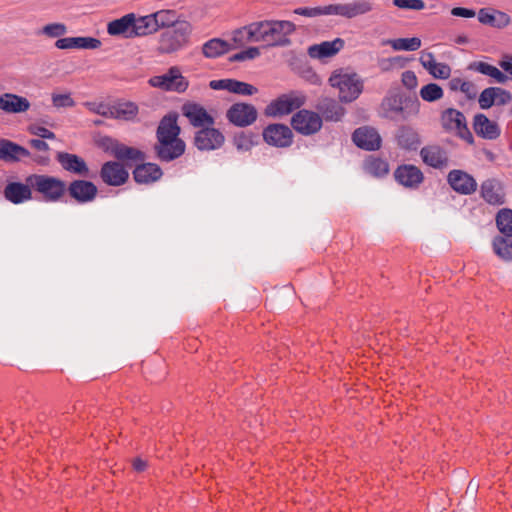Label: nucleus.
I'll use <instances>...</instances> for the list:
<instances>
[{"mask_svg": "<svg viewBox=\"0 0 512 512\" xmlns=\"http://www.w3.org/2000/svg\"><path fill=\"white\" fill-rule=\"evenodd\" d=\"M296 26L286 20H264L250 23L249 34L253 36V42H262L267 47L288 46L291 35Z\"/></svg>", "mask_w": 512, "mask_h": 512, "instance_id": "nucleus-1", "label": "nucleus"}, {"mask_svg": "<svg viewBox=\"0 0 512 512\" xmlns=\"http://www.w3.org/2000/svg\"><path fill=\"white\" fill-rule=\"evenodd\" d=\"M420 102L417 98L403 97L398 93L389 94L381 102L380 113L387 119L407 120L420 112Z\"/></svg>", "mask_w": 512, "mask_h": 512, "instance_id": "nucleus-2", "label": "nucleus"}, {"mask_svg": "<svg viewBox=\"0 0 512 512\" xmlns=\"http://www.w3.org/2000/svg\"><path fill=\"white\" fill-rule=\"evenodd\" d=\"M329 84L338 89L340 101L346 103L356 100L363 91V81L360 76L343 69L331 74Z\"/></svg>", "mask_w": 512, "mask_h": 512, "instance_id": "nucleus-3", "label": "nucleus"}, {"mask_svg": "<svg viewBox=\"0 0 512 512\" xmlns=\"http://www.w3.org/2000/svg\"><path fill=\"white\" fill-rule=\"evenodd\" d=\"M26 182L39 193L46 202H58L66 193V183L60 178L45 174H32Z\"/></svg>", "mask_w": 512, "mask_h": 512, "instance_id": "nucleus-4", "label": "nucleus"}, {"mask_svg": "<svg viewBox=\"0 0 512 512\" xmlns=\"http://www.w3.org/2000/svg\"><path fill=\"white\" fill-rule=\"evenodd\" d=\"M192 33V25L181 21L160 35L158 50L161 53H173L185 47Z\"/></svg>", "mask_w": 512, "mask_h": 512, "instance_id": "nucleus-5", "label": "nucleus"}, {"mask_svg": "<svg viewBox=\"0 0 512 512\" xmlns=\"http://www.w3.org/2000/svg\"><path fill=\"white\" fill-rule=\"evenodd\" d=\"M440 123L442 128L450 134H453L469 144L474 143V137L467 126L465 115L455 109L447 108L440 115Z\"/></svg>", "mask_w": 512, "mask_h": 512, "instance_id": "nucleus-6", "label": "nucleus"}, {"mask_svg": "<svg viewBox=\"0 0 512 512\" xmlns=\"http://www.w3.org/2000/svg\"><path fill=\"white\" fill-rule=\"evenodd\" d=\"M149 84L155 88L177 93L185 92L189 85L178 67H171L166 73L151 77Z\"/></svg>", "mask_w": 512, "mask_h": 512, "instance_id": "nucleus-7", "label": "nucleus"}, {"mask_svg": "<svg viewBox=\"0 0 512 512\" xmlns=\"http://www.w3.org/2000/svg\"><path fill=\"white\" fill-rule=\"evenodd\" d=\"M498 65L503 71L496 66L482 61L472 63L469 68L478 73L489 76L498 84H505L508 80L512 81V64L506 61H499Z\"/></svg>", "mask_w": 512, "mask_h": 512, "instance_id": "nucleus-8", "label": "nucleus"}, {"mask_svg": "<svg viewBox=\"0 0 512 512\" xmlns=\"http://www.w3.org/2000/svg\"><path fill=\"white\" fill-rule=\"evenodd\" d=\"M291 124L297 132L311 135L321 129L322 118L316 112L303 109L293 115Z\"/></svg>", "mask_w": 512, "mask_h": 512, "instance_id": "nucleus-9", "label": "nucleus"}, {"mask_svg": "<svg viewBox=\"0 0 512 512\" xmlns=\"http://www.w3.org/2000/svg\"><path fill=\"white\" fill-rule=\"evenodd\" d=\"M230 123L237 127H247L257 119L256 108L247 103H235L226 112Z\"/></svg>", "mask_w": 512, "mask_h": 512, "instance_id": "nucleus-10", "label": "nucleus"}, {"mask_svg": "<svg viewBox=\"0 0 512 512\" xmlns=\"http://www.w3.org/2000/svg\"><path fill=\"white\" fill-rule=\"evenodd\" d=\"M224 140L225 137L220 130L206 126L196 132L194 144L201 151H211L219 149Z\"/></svg>", "mask_w": 512, "mask_h": 512, "instance_id": "nucleus-11", "label": "nucleus"}, {"mask_svg": "<svg viewBox=\"0 0 512 512\" xmlns=\"http://www.w3.org/2000/svg\"><path fill=\"white\" fill-rule=\"evenodd\" d=\"M304 103V98L297 95H282L278 99L271 102L265 109L267 116H282L291 113Z\"/></svg>", "mask_w": 512, "mask_h": 512, "instance_id": "nucleus-12", "label": "nucleus"}, {"mask_svg": "<svg viewBox=\"0 0 512 512\" xmlns=\"http://www.w3.org/2000/svg\"><path fill=\"white\" fill-rule=\"evenodd\" d=\"M182 114L188 119L189 123L198 128L213 126L215 121L212 115L200 104L187 102L182 106Z\"/></svg>", "mask_w": 512, "mask_h": 512, "instance_id": "nucleus-13", "label": "nucleus"}, {"mask_svg": "<svg viewBox=\"0 0 512 512\" xmlns=\"http://www.w3.org/2000/svg\"><path fill=\"white\" fill-rule=\"evenodd\" d=\"M66 192L69 196L80 204L92 202L96 196L98 189L96 185L87 180H74L69 186H66Z\"/></svg>", "mask_w": 512, "mask_h": 512, "instance_id": "nucleus-14", "label": "nucleus"}, {"mask_svg": "<svg viewBox=\"0 0 512 512\" xmlns=\"http://www.w3.org/2000/svg\"><path fill=\"white\" fill-rule=\"evenodd\" d=\"M266 143L276 147H288L292 144L293 134L291 129L283 124H271L263 131Z\"/></svg>", "mask_w": 512, "mask_h": 512, "instance_id": "nucleus-15", "label": "nucleus"}, {"mask_svg": "<svg viewBox=\"0 0 512 512\" xmlns=\"http://www.w3.org/2000/svg\"><path fill=\"white\" fill-rule=\"evenodd\" d=\"M481 197L490 205L500 206L505 203V189L503 183L496 179H486L480 186Z\"/></svg>", "mask_w": 512, "mask_h": 512, "instance_id": "nucleus-16", "label": "nucleus"}, {"mask_svg": "<svg viewBox=\"0 0 512 512\" xmlns=\"http://www.w3.org/2000/svg\"><path fill=\"white\" fill-rule=\"evenodd\" d=\"M447 181L451 188L462 195H470L477 189L476 180L467 172L462 170H452L447 176Z\"/></svg>", "mask_w": 512, "mask_h": 512, "instance_id": "nucleus-17", "label": "nucleus"}, {"mask_svg": "<svg viewBox=\"0 0 512 512\" xmlns=\"http://www.w3.org/2000/svg\"><path fill=\"white\" fill-rule=\"evenodd\" d=\"M353 142L367 151L377 150L381 146V137L376 129L368 126L356 129L352 135Z\"/></svg>", "mask_w": 512, "mask_h": 512, "instance_id": "nucleus-18", "label": "nucleus"}, {"mask_svg": "<svg viewBox=\"0 0 512 512\" xmlns=\"http://www.w3.org/2000/svg\"><path fill=\"white\" fill-rule=\"evenodd\" d=\"M419 61L423 68L435 79H448L451 75V67L442 62H437L432 52L422 51Z\"/></svg>", "mask_w": 512, "mask_h": 512, "instance_id": "nucleus-19", "label": "nucleus"}, {"mask_svg": "<svg viewBox=\"0 0 512 512\" xmlns=\"http://www.w3.org/2000/svg\"><path fill=\"white\" fill-rule=\"evenodd\" d=\"M344 40L336 38L332 41H323L308 47L307 53L310 58L324 60L335 56L344 47Z\"/></svg>", "mask_w": 512, "mask_h": 512, "instance_id": "nucleus-20", "label": "nucleus"}, {"mask_svg": "<svg viewBox=\"0 0 512 512\" xmlns=\"http://www.w3.org/2000/svg\"><path fill=\"white\" fill-rule=\"evenodd\" d=\"M103 144L105 145V148L110 150L111 153L119 160H131L135 162L144 160L143 152L136 148L121 144L112 138H104Z\"/></svg>", "mask_w": 512, "mask_h": 512, "instance_id": "nucleus-21", "label": "nucleus"}, {"mask_svg": "<svg viewBox=\"0 0 512 512\" xmlns=\"http://www.w3.org/2000/svg\"><path fill=\"white\" fill-rule=\"evenodd\" d=\"M473 129L479 137L487 140H495L501 134V129L497 122L490 120L482 113L474 116Z\"/></svg>", "mask_w": 512, "mask_h": 512, "instance_id": "nucleus-22", "label": "nucleus"}, {"mask_svg": "<svg viewBox=\"0 0 512 512\" xmlns=\"http://www.w3.org/2000/svg\"><path fill=\"white\" fill-rule=\"evenodd\" d=\"M103 182L111 186H120L128 179V171L118 162H106L100 172Z\"/></svg>", "mask_w": 512, "mask_h": 512, "instance_id": "nucleus-23", "label": "nucleus"}, {"mask_svg": "<svg viewBox=\"0 0 512 512\" xmlns=\"http://www.w3.org/2000/svg\"><path fill=\"white\" fill-rule=\"evenodd\" d=\"M395 179L397 182L408 188H417L424 179L421 170L414 165H401L395 173Z\"/></svg>", "mask_w": 512, "mask_h": 512, "instance_id": "nucleus-24", "label": "nucleus"}, {"mask_svg": "<svg viewBox=\"0 0 512 512\" xmlns=\"http://www.w3.org/2000/svg\"><path fill=\"white\" fill-rule=\"evenodd\" d=\"M56 159L65 171L84 177L89 175L86 162L76 154L59 152Z\"/></svg>", "mask_w": 512, "mask_h": 512, "instance_id": "nucleus-25", "label": "nucleus"}, {"mask_svg": "<svg viewBox=\"0 0 512 512\" xmlns=\"http://www.w3.org/2000/svg\"><path fill=\"white\" fill-rule=\"evenodd\" d=\"M155 150L160 160L169 162L184 153L185 143L182 140H158Z\"/></svg>", "mask_w": 512, "mask_h": 512, "instance_id": "nucleus-26", "label": "nucleus"}, {"mask_svg": "<svg viewBox=\"0 0 512 512\" xmlns=\"http://www.w3.org/2000/svg\"><path fill=\"white\" fill-rule=\"evenodd\" d=\"M31 186L21 182H9L3 191L5 199L13 204H21L32 199Z\"/></svg>", "mask_w": 512, "mask_h": 512, "instance_id": "nucleus-27", "label": "nucleus"}, {"mask_svg": "<svg viewBox=\"0 0 512 512\" xmlns=\"http://www.w3.org/2000/svg\"><path fill=\"white\" fill-rule=\"evenodd\" d=\"M107 32L111 36H122L133 38L134 35V13L124 15L108 23Z\"/></svg>", "mask_w": 512, "mask_h": 512, "instance_id": "nucleus-28", "label": "nucleus"}, {"mask_svg": "<svg viewBox=\"0 0 512 512\" xmlns=\"http://www.w3.org/2000/svg\"><path fill=\"white\" fill-rule=\"evenodd\" d=\"M30 152L7 139H0V160L5 162H17L22 158L28 157Z\"/></svg>", "mask_w": 512, "mask_h": 512, "instance_id": "nucleus-29", "label": "nucleus"}, {"mask_svg": "<svg viewBox=\"0 0 512 512\" xmlns=\"http://www.w3.org/2000/svg\"><path fill=\"white\" fill-rule=\"evenodd\" d=\"M179 134L177 115L169 114L163 117L157 128V140H181Z\"/></svg>", "mask_w": 512, "mask_h": 512, "instance_id": "nucleus-30", "label": "nucleus"}, {"mask_svg": "<svg viewBox=\"0 0 512 512\" xmlns=\"http://www.w3.org/2000/svg\"><path fill=\"white\" fill-rule=\"evenodd\" d=\"M477 15L480 23L494 28L500 29L510 24L509 15L498 10L482 8Z\"/></svg>", "mask_w": 512, "mask_h": 512, "instance_id": "nucleus-31", "label": "nucleus"}, {"mask_svg": "<svg viewBox=\"0 0 512 512\" xmlns=\"http://www.w3.org/2000/svg\"><path fill=\"white\" fill-rule=\"evenodd\" d=\"M30 108V102L22 96L5 93L0 96V109L7 113H22Z\"/></svg>", "mask_w": 512, "mask_h": 512, "instance_id": "nucleus-32", "label": "nucleus"}, {"mask_svg": "<svg viewBox=\"0 0 512 512\" xmlns=\"http://www.w3.org/2000/svg\"><path fill=\"white\" fill-rule=\"evenodd\" d=\"M139 113L138 105L131 101H119L112 105L110 118L122 121H135Z\"/></svg>", "mask_w": 512, "mask_h": 512, "instance_id": "nucleus-33", "label": "nucleus"}, {"mask_svg": "<svg viewBox=\"0 0 512 512\" xmlns=\"http://www.w3.org/2000/svg\"><path fill=\"white\" fill-rule=\"evenodd\" d=\"M396 139L398 145L405 150H416L421 144L418 132L410 126H401Z\"/></svg>", "mask_w": 512, "mask_h": 512, "instance_id": "nucleus-34", "label": "nucleus"}, {"mask_svg": "<svg viewBox=\"0 0 512 512\" xmlns=\"http://www.w3.org/2000/svg\"><path fill=\"white\" fill-rule=\"evenodd\" d=\"M423 162L434 168H441L447 164V156L439 146L423 147L420 151Z\"/></svg>", "mask_w": 512, "mask_h": 512, "instance_id": "nucleus-35", "label": "nucleus"}, {"mask_svg": "<svg viewBox=\"0 0 512 512\" xmlns=\"http://www.w3.org/2000/svg\"><path fill=\"white\" fill-rule=\"evenodd\" d=\"M133 175L135 181L138 183H150L158 180L162 175V171L158 165L146 163L137 166Z\"/></svg>", "mask_w": 512, "mask_h": 512, "instance_id": "nucleus-36", "label": "nucleus"}, {"mask_svg": "<svg viewBox=\"0 0 512 512\" xmlns=\"http://www.w3.org/2000/svg\"><path fill=\"white\" fill-rule=\"evenodd\" d=\"M233 50L231 43L220 38H213L202 46V53L206 58H216Z\"/></svg>", "mask_w": 512, "mask_h": 512, "instance_id": "nucleus-37", "label": "nucleus"}, {"mask_svg": "<svg viewBox=\"0 0 512 512\" xmlns=\"http://www.w3.org/2000/svg\"><path fill=\"white\" fill-rule=\"evenodd\" d=\"M317 108L323 114L324 118L329 121H339L345 112L342 106L335 100L329 98L321 100Z\"/></svg>", "mask_w": 512, "mask_h": 512, "instance_id": "nucleus-38", "label": "nucleus"}, {"mask_svg": "<svg viewBox=\"0 0 512 512\" xmlns=\"http://www.w3.org/2000/svg\"><path fill=\"white\" fill-rule=\"evenodd\" d=\"M157 31L155 19L152 14L137 17L134 14V35L135 37L146 36Z\"/></svg>", "mask_w": 512, "mask_h": 512, "instance_id": "nucleus-39", "label": "nucleus"}, {"mask_svg": "<svg viewBox=\"0 0 512 512\" xmlns=\"http://www.w3.org/2000/svg\"><path fill=\"white\" fill-rule=\"evenodd\" d=\"M346 8L347 19H352L370 13L374 9V3L371 0H356L346 3Z\"/></svg>", "mask_w": 512, "mask_h": 512, "instance_id": "nucleus-40", "label": "nucleus"}, {"mask_svg": "<svg viewBox=\"0 0 512 512\" xmlns=\"http://www.w3.org/2000/svg\"><path fill=\"white\" fill-rule=\"evenodd\" d=\"M365 171L375 177H382L389 171L388 163L380 158L369 157L364 162Z\"/></svg>", "mask_w": 512, "mask_h": 512, "instance_id": "nucleus-41", "label": "nucleus"}, {"mask_svg": "<svg viewBox=\"0 0 512 512\" xmlns=\"http://www.w3.org/2000/svg\"><path fill=\"white\" fill-rule=\"evenodd\" d=\"M157 31L160 28L174 27L180 21L178 20L177 12L174 10H159L153 13Z\"/></svg>", "mask_w": 512, "mask_h": 512, "instance_id": "nucleus-42", "label": "nucleus"}, {"mask_svg": "<svg viewBox=\"0 0 512 512\" xmlns=\"http://www.w3.org/2000/svg\"><path fill=\"white\" fill-rule=\"evenodd\" d=\"M419 95L425 102H436L443 98L444 90L436 83H428L420 88Z\"/></svg>", "mask_w": 512, "mask_h": 512, "instance_id": "nucleus-43", "label": "nucleus"}, {"mask_svg": "<svg viewBox=\"0 0 512 512\" xmlns=\"http://www.w3.org/2000/svg\"><path fill=\"white\" fill-rule=\"evenodd\" d=\"M395 51H416L421 47V39L418 37L398 38L387 42Z\"/></svg>", "mask_w": 512, "mask_h": 512, "instance_id": "nucleus-44", "label": "nucleus"}, {"mask_svg": "<svg viewBox=\"0 0 512 512\" xmlns=\"http://www.w3.org/2000/svg\"><path fill=\"white\" fill-rule=\"evenodd\" d=\"M496 224L502 234L512 237V210H500L496 216Z\"/></svg>", "mask_w": 512, "mask_h": 512, "instance_id": "nucleus-45", "label": "nucleus"}, {"mask_svg": "<svg viewBox=\"0 0 512 512\" xmlns=\"http://www.w3.org/2000/svg\"><path fill=\"white\" fill-rule=\"evenodd\" d=\"M494 252L505 261L512 260V240L497 237L493 242Z\"/></svg>", "mask_w": 512, "mask_h": 512, "instance_id": "nucleus-46", "label": "nucleus"}, {"mask_svg": "<svg viewBox=\"0 0 512 512\" xmlns=\"http://www.w3.org/2000/svg\"><path fill=\"white\" fill-rule=\"evenodd\" d=\"M250 24L238 28L232 32V47L233 49L244 46L248 42H253V36L249 34Z\"/></svg>", "mask_w": 512, "mask_h": 512, "instance_id": "nucleus-47", "label": "nucleus"}, {"mask_svg": "<svg viewBox=\"0 0 512 512\" xmlns=\"http://www.w3.org/2000/svg\"><path fill=\"white\" fill-rule=\"evenodd\" d=\"M41 33L49 38H58L67 33V27L63 23H50L43 26Z\"/></svg>", "mask_w": 512, "mask_h": 512, "instance_id": "nucleus-48", "label": "nucleus"}, {"mask_svg": "<svg viewBox=\"0 0 512 512\" xmlns=\"http://www.w3.org/2000/svg\"><path fill=\"white\" fill-rule=\"evenodd\" d=\"M101 41L94 37H74V49L95 50L100 48Z\"/></svg>", "mask_w": 512, "mask_h": 512, "instance_id": "nucleus-49", "label": "nucleus"}, {"mask_svg": "<svg viewBox=\"0 0 512 512\" xmlns=\"http://www.w3.org/2000/svg\"><path fill=\"white\" fill-rule=\"evenodd\" d=\"M257 88L249 83L238 81L233 79V84L231 87V93L239 94L243 96H250L257 93Z\"/></svg>", "mask_w": 512, "mask_h": 512, "instance_id": "nucleus-50", "label": "nucleus"}, {"mask_svg": "<svg viewBox=\"0 0 512 512\" xmlns=\"http://www.w3.org/2000/svg\"><path fill=\"white\" fill-rule=\"evenodd\" d=\"M495 87L485 88L479 95L478 103L481 109H489L495 105Z\"/></svg>", "mask_w": 512, "mask_h": 512, "instance_id": "nucleus-51", "label": "nucleus"}, {"mask_svg": "<svg viewBox=\"0 0 512 512\" xmlns=\"http://www.w3.org/2000/svg\"><path fill=\"white\" fill-rule=\"evenodd\" d=\"M323 16H341L347 18L346 3H336L323 6Z\"/></svg>", "mask_w": 512, "mask_h": 512, "instance_id": "nucleus-52", "label": "nucleus"}, {"mask_svg": "<svg viewBox=\"0 0 512 512\" xmlns=\"http://www.w3.org/2000/svg\"><path fill=\"white\" fill-rule=\"evenodd\" d=\"M261 54L260 49L258 47H249L239 53L234 54L231 57L232 61H245V60H252L257 57H259Z\"/></svg>", "mask_w": 512, "mask_h": 512, "instance_id": "nucleus-53", "label": "nucleus"}, {"mask_svg": "<svg viewBox=\"0 0 512 512\" xmlns=\"http://www.w3.org/2000/svg\"><path fill=\"white\" fill-rule=\"evenodd\" d=\"M393 4L406 10H423L425 8L423 0H393Z\"/></svg>", "mask_w": 512, "mask_h": 512, "instance_id": "nucleus-54", "label": "nucleus"}, {"mask_svg": "<svg viewBox=\"0 0 512 512\" xmlns=\"http://www.w3.org/2000/svg\"><path fill=\"white\" fill-rule=\"evenodd\" d=\"M85 105L91 112L106 118H110V111H112V105L96 102H87Z\"/></svg>", "mask_w": 512, "mask_h": 512, "instance_id": "nucleus-55", "label": "nucleus"}, {"mask_svg": "<svg viewBox=\"0 0 512 512\" xmlns=\"http://www.w3.org/2000/svg\"><path fill=\"white\" fill-rule=\"evenodd\" d=\"M52 103L55 107L61 108V107H73L75 105L74 100L72 99L71 95L66 94H53L52 95Z\"/></svg>", "mask_w": 512, "mask_h": 512, "instance_id": "nucleus-56", "label": "nucleus"}, {"mask_svg": "<svg viewBox=\"0 0 512 512\" xmlns=\"http://www.w3.org/2000/svg\"><path fill=\"white\" fill-rule=\"evenodd\" d=\"M495 105L504 106L512 101V94L506 89L495 87Z\"/></svg>", "mask_w": 512, "mask_h": 512, "instance_id": "nucleus-57", "label": "nucleus"}, {"mask_svg": "<svg viewBox=\"0 0 512 512\" xmlns=\"http://www.w3.org/2000/svg\"><path fill=\"white\" fill-rule=\"evenodd\" d=\"M295 14L305 17H318L323 16V6L317 7H299L294 10Z\"/></svg>", "mask_w": 512, "mask_h": 512, "instance_id": "nucleus-58", "label": "nucleus"}, {"mask_svg": "<svg viewBox=\"0 0 512 512\" xmlns=\"http://www.w3.org/2000/svg\"><path fill=\"white\" fill-rule=\"evenodd\" d=\"M401 81L403 86L409 90H413L418 85V79L413 71L407 70L402 73Z\"/></svg>", "mask_w": 512, "mask_h": 512, "instance_id": "nucleus-59", "label": "nucleus"}, {"mask_svg": "<svg viewBox=\"0 0 512 512\" xmlns=\"http://www.w3.org/2000/svg\"><path fill=\"white\" fill-rule=\"evenodd\" d=\"M29 132L33 135H36L42 139H54L55 134L50 131L49 129L43 127V126H31L29 128Z\"/></svg>", "mask_w": 512, "mask_h": 512, "instance_id": "nucleus-60", "label": "nucleus"}, {"mask_svg": "<svg viewBox=\"0 0 512 512\" xmlns=\"http://www.w3.org/2000/svg\"><path fill=\"white\" fill-rule=\"evenodd\" d=\"M232 84L233 79H220L210 81L209 86L213 90H227L230 92Z\"/></svg>", "mask_w": 512, "mask_h": 512, "instance_id": "nucleus-61", "label": "nucleus"}, {"mask_svg": "<svg viewBox=\"0 0 512 512\" xmlns=\"http://www.w3.org/2000/svg\"><path fill=\"white\" fill-rule=\"evenodd\" d=\"M234 142L237 149L239 150H248L252 145L250 137H248L244 133H241L240 135L236 136Z\"/></svg>", "mask_w": 512, "mask_h": 512, "instance_id": "nucleus-62", "label": "nucleus"}, {"mask_svg": "<svg viewBox=\"0 0 512 512\" xmlns=\"http://www.w3.org/2000/svg\"><path fill=\"white\" fill-rule=\"evenodd\" d=\"M468 99H474L477 96V87L474 83L466 81L460 90Z\"/></svg>", "mask_w": 512, "mask_h": 512, "instance_id": "nucleus-63", "label": "nucleus"}, {"mask_svg": "<svg viewBox=\"0 0 512 512\" xmlns=\"http://www.w3.org/2000/svg\"><path fill=\"white\" fill-rule=\"evenodd\" d=\"M451 14L456 17L473 18L476 15V12L473 9L455 7L451 10Z\"/></svg>", "mask_w": 512, "mask_h": 512, "instance_id": "nucleus-64", "label": "nucleus"}]
</instances>
